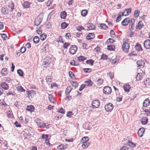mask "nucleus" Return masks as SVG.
I'll use <instances>...</instances> for the list:
<instances>
[{
    "label": "nucleus",
    "instance_id": "nucleus-1",
    "mask_svg": "<svg viewBox=\"0 0 150 150\" xmlns=\"http://www.w3.org/2000/svg\"><path fill=\"white\" fill-rule=\"evenodd\" d=\"M14 8V6L13 4L11 3L10 5L8 6L5 7H2L1 8V12L4 15H6L9 12H11Z\"/></svg>",
    "mask_w": 150,
    "mask_h": 150
},
{
    "label": "nucleus",
    "instance_id": "nucleus-2",
    "mask_svg": "<svg viewBox=\"0 0 150 150\" xmlns=\"http://www.w3.org/2000/svg\"><path fill=\"white\" fill-rule=\"evenodd\" d=\"M129 47V45L127 42H125L122 45V48L125 52H128Z\"/></svg>",
    "mask_w": 150,
    "mask_h": 150
},
{
    "label": "nucleus",
    "instance_id": "nucleus-3",
    "mask_svg": "<svg viewBox=\"0 0 150 150\" xmlns=\"http://www.w3.org/2000/svg\"><path fill=\"white\" fill-rule=\"evenodd\" d=\"M113 108V105L111 103H109L108 104H106L105 106V110L107 112L111 111Z\"/></svg>",
    "mask_w": 150,
    "mask_h": 150
},
{
    "label": "nucleus",
    "instance_id": "nucleus-4",
    "mask_svg": "<svg viewBox=\"0 0 150 150\" xmlns=\"http://www.w3.org/2000/svg\"><path fill=\"white\" fill-rule=\"evenodd\" d=\"M77 48L76 46L73 45L71 46L69 49V53L72 54H74L76 52Z\"/></svg>",
    "mask_w": 150,
    "mask_h": 150
},
{
    "label": "nucleus",
    "instance_id": "nucleus-5",
    "mask_svg": "<svg viewBox=\"0 0 150 150\" xmlns=\"http://www.w3.org/2000/svg\"><path fill=\"white\" fill-rule=\"evenodd\" d=\"M35 122L36 123L38 127L44 128L45 127L46 125L45 124L42 122L40 120H35Z\"/></svg>",
    "mask_w": 150,
    "mask_h": 150
},
{
    "label": "nucleus",
    "instance_id": "nucleus-6",
    "mask_svg": "<svg viewBox=\"0 0 150 150\" xmlns=\"http://www.w3.org/2000/svg\"><path fill=\"white\" fill-rule=\"evenodd\" d=\"M132 9L129 8L128 9H126L123 12H120L122 16H126L128 15L131 13Z\"/></svg>",
    "mask_w": 150,
    "mask_h": 150
},
{
    "label": "nucleus",
    "instance_id": "nucleus-7",
    "mask_svg": "<svg viewBox=\"0 0 150 150\" xmlns=\"http://www.w3.org/2000/svg\"><path fill=\"white\" fill-rule=\"evenodd\" d=\"M111 91L112 89L111 88L108 86L104 87L103 89V92L105 94H110Z\"/></svg>",
    "mask_w": 150,
    "mask_h": 150
},
{
    "label": "nucleus",
    "instance_id": "nucleus-8",
    "mask_svg": "<svg viewBox=\"0 0 150 150\" xmlns=\"http://www.w3.org/2000/svg\"><path fill=\"white\" fill-rule=\"evenodd\" d=\"M92 106L93 108H97L100 105V103L98 100H94L92 103Z\"/></svg>",
    "mask_w": 150,
    "mask_h": 150
},
{
    "label": "nucleus",
    "instance_id": "nucleus-9",
    "mask_svg": "<svg viewBox=\"0 0 150 150\" xmlns=\"http://www.w3.org/2000/svg\"><path fill=\"white\" fill-rule=\"evenodd\" d=\"M137 67L143 68L145 64L144 62L142 60L140 59L138 60L137 62Z\"/></svg>",
    "mask_w": 150,
    "mask_h": 150
},
{
    "label": "nucleus",
    "instance_id": "nucleus-10",
    "mask_svg": "<svg viewBox=\"0 0 150 150\" xmlns=\"http://www.w3.org/2000/svg\"><path fill=\"white\" fill-rule=\"evenodd\" d=\"M144 46L146 49H149L150 48V40L148 39L146 40L144 42Z\"/></svg>",
    "mask_w": 150,
    "mask_h": 150
},
{
    "label": "nucleus",
    "instance_id": "nucleus-11",
    "mask_svg": "<svg viewBox=\"0 0 150 150\" xmlns=\"http://www.w3.org/2000/svg\"><path fill=\"white\" fill-rule=\"evenodd\" d=\"M42 17H37L35 21V25H38L42 21Z\"/></svg>",
    "mask_w": 150,
    "mask_h": 150
},
{
    "label": "nucleus",
    "instance_id": "nucleus-12",
    "mask_svg": "<svg viewBox=\"0 0 150 150\" xmlns=\"http://www.w3.org/2000/svg\"><path fill=\"white\" fill-rule=\"evenodd\" d=\"M31 4L32 3H30L28 1H25L24 2L22 5L24 8H27L30 7Z\"/></svg>",
    "mask_w": 150,
    "mask_h": 150
},
{
    "label": "nucleus",
    "instance_id": "nucleus-13",
    "mask_svg": "<svg viewBox=\"0 0 150 150\" xmlns=\"http://www.w3.org/2000/svg\"><path fill=\"white\" fill-rule=\"evenodd\" d=\"M126 145L127 146H128L130 149H132H132L136 146L135 144L132 142L130 141H129L128 142L126 143Z\"/></svg>",
    "mask_w": 150,
    "mask_h": 150
},
{
    "label": "nucleus",
    "instance_id": "nucleus-14",
    "mask_svg": "<svg viewBox=\"0 0 150 150\" xmlns=\"http://www.w3.org/2000/svg\"><path fill=\"white\" fill-rule=\"evenodd\" d=\"M0 86L2 88L5 90L8 89L9 88L8 85L5 82L1 83L0 84Z\"/></svg>",
    "mask_w": 150,
    "mask_h": 150
},
{
    "label": "nucleus",
    "instance_id": "nucleus-15",
    "mask_svg": "<svg viewBox=\"0 0 150 150\" xmlns=\"http://www.w3.org/2000/svg\"><path fill=\"white\" fill-rule=\"evenodd\" d=\"M87 30H94L95 28V25L92 23H88L87 24Z\"/></svg>",
    "mask_w": 150,
    "mask_h": 150
},
{
    "label": "nucleus",
    "instance_id": "nucleus-16",
    "mask_svg": "<svg viewBox=\"0 0 150 150\" xmlns=\"http://www.w3.org/2000/svg\"><path fill=\"white\" fill-rule=\"evenodd\" d=\"M129 21V18H126L123 20L121 23V24L123 26H126L128 25Z\"/></svg>",
    "mask_w": 150,
    "mask_h": 150
},
{
    "label": "nucleus",
    "instance_id": "nucleus-17",
    "mask_svg": "<svg viewBox=\"0 0 150 150\" xmlns=\"http://www.w3.org/2000/svg\"><path fill=\"white\" fill-rule=\"evenodd\" d=\"M144 131L145 129L144 128L139 129L137 132L138 136L140 137H142Z\"/></svg>",
    "mask_w": 150,
    "mask_h": 150
},
{
    "label": "nucleus",
    "instance_id": "nucleus-18",
    "mask_svg": "<svg viewBox=\"0 0 150 150\" xmlns=\"http://www.w3.org/2000/svg\"><path fill=\"white\" fill-rule=\"evenodd\" d=\"M95 37V34L93 33H89L86 37V38L88 40L93 39Z\"/></svg>",
    "mask_w": 150,
    "mask_h": 150
},
{
    "label": "nucleus",
    "instance_id": "nucleus-19",
    "mask_svg": "<svg viewBox=\"0 0 150 150\" xmlns=\"http://www.w3.org/2000/svg\"><path fill=\"white\" fill-rule=\"evenodd\" d=\"M144 26L143 23L141 21H139L137 25L136 26V29L137 30H140Z\"/></svg>",
    "mask_w": 150,
    "mask_h": 150
},
{
    "label": "nucleus",
    "instance_id": "nucleus-20",
    "mask_svg": "<svg viewBox=\"0 0 150 150\" xmlns=\"http://www.w3.org/2000/svg\"><path fill=\"white\" fill-rule=\"evenodd\" d=\"M150 102L148 98L146 99L144 101L143 105V106L145 107H147L150 104Z\"/></svg>",
    "mask_w": 150,
    "mask_h": 150
},
{
    "label": "nucleus",
    "instance_id": "nucleus-21",
    "mask_svg": "<svg viewBox=\"0 0 150 150\" xmlns=\"http://www.w3.org/2000/svg\"><path fill=\"white\" fill-rule=\"evenodd\" d=\"M135 48L137 51H142V50L141 45L138 43H137L136 45L135 46Z\"/></svg>",
    "mask_w": 150,
    "mask_h": 150
},
{
    "label": "nucleus",
    "instance_id": "nucleus-22",
    "mask_svg": "<svg viewBox=\"0 0 150 150\" xmlns=\"http://www.w3.org/2000/svg\"><path fill=\"white\" fill-rule=\"evenodd\" d=\"M89 140V139L88 137H83L81 140V142L82 143H85L88 142V141Z\"/></svg>",
    "mask_w": 150,
    "mask_h": 150
},
{
    "label": "nucleus",
    "instance_id": "nucleus-23",
    "mask_svg": "<svg viewBox=\"0 0 150 150\" xmlns=\"http://www.w3.org/2000/svg\"><path fill=\"white\" fill-rule=\"evenodd\" d=\"M130 88V86L128 84H125L123 86V88L126 92H129Z\"/></svg>",
    "mask_w": 150,
    "mask_h": 150
},
{
    "label": "nucleus",
    "instance_id": "nucleus-24",
    "mask_svg": "<svg viewBox=\"0 0 150 150\" xmlns=\"http://www.w3.org/2000/svg\"><path fill=\"white\" fill-rule=\"evenodd\" d=\"M7 69L5 68H4L2 69L1 73L2 76H5L7 74Z\"/></svg>",
    "mask_w": 150,
    "mask_h": 150
},
{
    "label": "nucleus",
    "instance_id": "nucleus-25",
    "mask_svg": "<svg viewBox=\"0 0 150 150\" xmlns=\"http://www.w3.org/2000/svg\"><path fill=\"white\" fill-rule=\"evenodd\" d=\"M148 119L147 117H144L142 119L141 123L143 125L146 124L148 122Z\"/></svg>",
    "mask_w": 150,
    "mask_h": 150
},
{
    "label": "nucleus",
    "instance_id": "nucleus-26",
    "mask_svg": "<svg viewBox=\"0 0 150 150\" xmlns=\"http://www.w3.org/2000/svg\"><path fill=\"white\" fill-rule=\"evenodd\" d=\"M72 89V88L70 86H68L66 89L65 93L67 95H68Z\"/></svg>",
    "mask_w": 150,
    "mask_h": 150
},
{
    "label": "nucleus",
    "instance_id": "nucleus-27",
    "mask_svg": "<svg viewBox=\"0 0 150 150\" xmlns=\"http://www.w3.org/2000/svg\"><path fill=\"white\" fill-rule=\"evenodd\" d=\"M144 84L146 86H149L150 84V80L149 78H146L145 80L144 81Z\"/></svg>",
    "mask_w": 150,
    "mask_h": 150
},
{
    "label": "nucleus",
    "instance_id": "nucleus-28",
    "mask_svg": "<svg viewBox=\"0 0 150 150\" xmlns=\"http://www.w3.org/2000/svg\"><path fill=\"white\" fill-rule=\"evenodd\" d=\"M34 108L33 105L28 106L26 108V110L32 112L34 110Z\"/></svg>",
    "mask_w": 150,
    "mask_h": 150
},
{
    "label": "nucleus",
    "instance_id": "nucleus-29",
    "mask_svg": "<svg viewBox=\"0 0 150 150\" xmlns=\"http://www.w3.org/2000/svg\"><path fill=\"white\" fill-rule=\"evenodd\" d=\"M67 16V13L65 11L62 12L60 13V17L62 18L65 19Z\"/></svg>",
    "mask_w": 150,
    "mask_h": 150
},
{
    "label": "nucleus",
    "instance_id": "nucleus-30",
    "mask_svg": "<svg viewBox=\"0 0 150 150\" xmlns=\"http://www.w3.org/2000/svg\"><path fill=\"white\" fill-rule=\"evenodd\" d=\"M117 61V59H116V57H113L111 59L110 62H111L112 64H115L116 63Z\"/></svg>",
    "mask_w": 150,
    "mask_h": 150
},
{
    "label": "nucleus",
    "instance_id": "nucleus-31",
    "mask_svg": "<svg viewBox=\"0 0 150 150\" xmlns=\"http://www.w3.org/2000/svg\"><path fill=\"white\" fill-rule=\"evenodd\" d=\"M115 46L114 45H108L107 47V49L109 50H115Z\"/></svg>",
    "mask_w": 150,
    "mask_h": 150
},
{
    "label": "nucleus",
    "instance_id": "nucleus-32",
    "mask_svg": "<svg viewBox=\"0 0 150 150\" xmlns=\"http://www.w3.org/2000/svg\"><path fill=\"white\" fill-rule=\"evenodd\" d=\"M103 82V80L101 79H98L96 81V84L98 86L101 85Z\"/></svg>",
    "mask_w": 150,
    "mask_h": 150
},
{
    "label": "nucleus",
    "instance_id": "nucleus-33",
    "mask_svg": "<svg viewBox=\"0 0 150 150\" xmlns=\"http://www.w3.org/2000/svg\"><path fill=\"white\" fill-rule=\"evenodd\" d=\"M85 83H86V84L85 85V86L87 85L91 86L92 85L93 83V82L91 81L90 79L88 80V81H85Z\"/></svg>",
    "mask_w": 150,
    "mask_h": 150
},
{
    "label": "nucleus",
    "instance_id": "nucleus-34",
    "mask_svg": "<svg viewBox=\"0 0 150 150\" xmlns=\"http://www.w3.org/2000/svg\"><path fill=\"white\" fill-rule=\"evenodd\" d=\"M68 24L66 23L65 22H63L61 24L62 28L63 29H65L68 26Z\"/></svg>",
    "mask_w": 150,
    "mask_h": 150
},
{
    "label": "nucleus",
    "instance_id": "nucleus-35",
    "mask_svg": "<svg viewBox=\"0 0 150 150\" xmlns=\"http://www.w3.org/2000/svg\"><path fill=\"white\" fill-rule=\"evenodd\" d=\"M39 38L38 36H35L33 39L34 42L36 44L38 43L39 42Z\"/></svg>",
    "mask_w": 150,
    "mask_h": 150
},
{
    "label": "nucleus",
    "instance_id": "nucleus-36",
    "mask_svg": "<svg viewBox=\"0 0 150 150\" xmlns=\"http://www.w3.org/2000/svg\"><path fill=\"white\" fill-rule=\"evenodd\" d=\"M90 143L88 142L85 143H82L81 146L83 148L86 149L88 147Z\"/></svg>",
    "mask_w": 150,
    "mask_h": 150
},
{
    "label": "nucleus",
    "instance_id": "nucleus-37",
    "mask_svg": "<svg viewBox=\"0 0 150 150\" xmlns=\"http://www.w3.org/2000/svg\"><path fill=\"white\" fill-rule=\"evenodd\" d=\"M122 16V15L120 12L118 14V16L116 18V21L117 22H118L120 21L121 19V17Z\"/></svg>",
    "mask_w": 150,
    "mask_h": 150
},
{
    "label": "nucleus",
    "instance_id": "nucleus-38",
    "mask_svg": "<svg viewBox=\"0 0 150 150\" xmlns=\"http://www.w3.org/2000/svg\"><path fill=\"white\" fill-rule=\"evenodd\" d=\"M17 90L19 92L25 91V90L21 86H18L16 87Z\"/></svg>",
    "mask_w": 150,
    "mask_h": 150
},
{
    "label": "nucleus",
    "instance_id": "nucleus-39",
    "mask_svg": "<svg viewBox=\"0 0 150 150\" xmlns=\"http://www.w3.org/2000/svg\"><path fill=\"white\" fill-rule=\"evenodd\" d=\"M94 60L92 59H90L87 60L86 62L87 64H90L92 66L93 65V64L94 62Z\"/></svg>",
    "mask_w": 150,
    "mask_h": 150
},
{
    "label": "nucleus",
    "instance_id": "nucleus-40",
    "mask_svg": "<svg viewBox=\"0 0 150 150\" xmlns=\"http://www.w3.org/2000/svg\"><path fill=\"white\" fill-rule=\"evenodd\" d=\"M129 149V147L128 146H123L120 149V150H132V149Z\"/></svg>",
    "mask_w": 150,
    "mask_h": 150
},
{
    "label": "nucleus",
    "instance_id": "nucleus-41",
    "mask_svg": "<svg viewBox=\"0 0 150 150\" xmlns=\"http://www.w3.org/2000/svg\"><path fill=\"white\" fill-rule=\"evenodd\" d=\"M142 76L141 74L138 73L136 77V79L137 80L139 81L141 79Z\"/></svg>",
    "mask_w": 150,
    "mask_h": 150
},
{
    "label": "nucleus",
    "instance_id": "nucleus-42",
    "mask_svg": "<svg viewBox=\"0 0 150 150\" xmlns=\"http://www.w3.org/2000/svg\"><path fill=\"white\" fill-rule=\"evenodd\" d=\"M47 35L45 33H43L40 35V39L42 40H44L46 38Z\"/></svg>",
    "mask_w": 150,
    "mask_h": 150
},
{
    "label": "nucleus",
    "instance_id": "nucleus-43",
    "mask_svg": "<svg viewBox=\"0 0 150 150\" xmlns=\"http://www.w3.org/2000/svg\"><path fill=\"white\" fill-rule=\"evenodd\" d=\"M85 59H86L85 57L83 56H81L78 57V60L79 62L83 61Z\"/></svg>",
    "mask_w": 150,
    "mask_h": 150
},
{
    "label": "nucleus",
    "instance_id": "nucleus-44",
    "mask_svg": "<svg viewBox=\"0 0 150 150\" xmlns=\"http://www.w3.org/2000/svg\"><path fill=\"white\" fill-rule=\"evenodd\" d=\"M48 98L50 101L51 103H54V102H52V100H54V98L52 95L51 94H49L48 95Z\"/></svg>",
    "mask_w": 150,
    "mask_h": 150
},
{
    "label": "nucleus",
    "instance_id": "nucleus-45",
    "mask_svg": "<svg viewBox=\"0 0 150 150\" xmlns=\"http://www.w3.org/2000/svg\"><path fill=\"white\" fill-rule=\"evenodd\" d=\"M87 13V11L86 10H83L81 12V15L82 16H86Z\"/></svg>",
    "mask_w": 150,
    "mask_h": 150
},
{
    "label": "nucleus",
    "instance_id": "nucleus-46",
    "mask_svg": "<svg viewBox=\"0 0 150 150\" xmlns=\"http://www.w3.org/2000/svg\"><path fill=\"white\" fill-rule=\"evenodd\" d=\"M71 84L72 86L75 88L77 87L78 85V83L76 81H72Z\"/></svg>",
    "mask_w": 150,
    "mask_h": 150
},
{
    "label": "nucleus",
    "instance_id": "nucleus-47",
    "mask_svg": "<svg viewBox=\"0 0 150 150\" xmlns=\"http://www.w3.org/2000/svg\"><path fill=\"white\" fill-rule=\"evenodd\" d=\"M64 147L63 144H61L57 146V150H62L64 149Z\"/></svg>",
    "mask_w": 150,
    "mask_h": 150
},
{
    "label": "nucleus",
    "instance_id": "nucleus-48",
    "mask_svg": "<svg viewBox=\"0 0 150 150\" xmlns=\"http://www.w3.org/2000/svg\"><path fill=\"white\" fill-rule=\"evenodd\" d=\"M139 11L137 10H135L134 11V15L135 17H137L139 15Z\"/></svg>",
    "mask_w": 150,
    "mask_h": 150
},
{
    "label": "nucleus",
    "instance_id": "nucleus-49",
    "mask_svg": "<svg viewBox=\"0 0 150 150\" xmlns=\"http://www.w3.org/2000/svg\"><path fill=\"white\" fill-rule=\"evenodd\" d=\"M17 73L20 76H23V72L21 69H19L17 70Z\"/></svg>",
    "mask_w": 150,
    "mask_h": 150
},
{
    "label": "nucleus",
    "instance_id": "nucleus-50",
    "mask_svg": "<svg viewBox=\"0 0 150 150\" xmlns=\"http://www.w3.org/2000/svg\"><path fill=\"white\" fill-rule=\"evenodd\" d=\"M100 27L103 29H105L108 28L107 26L104 23H101L100 24Z\"/></svg>",
    "mask_w": 150,
    "mask_h": 150
},
{
    "label": "nucleus",
    "instance_id": "nucleus-51",
    "mask_svg": "<svg viewBox=\"0 0 150 150\" xmlns=\"http://www.w3.org/2000/svg\"><path fill=\"white\" fill-rule=\"evenodd\" d=\"M114 42V40L112 38H109L107 41L106 42L108 44H109V43H113Z\"/></svg>",
    "mask_w": 150,
    "mask_h": 150
},
{
    "label": "nucleus",
    "instance_id": "nucleus-52",
    "mask_svg": "<svg viewBox=\"0 0 150 150\" xmlns=\"http://www.w3.org/2000/svg\"><path fill=\"white\" fill-rule=\"evenodd\" d=\"M128 56L129 57H132L133 56H137V54L134 51H133L130 53L128 54Z\"/></svg>",
    "mask_w": 150,
    "mask_h": 150
},
{
    "label": "nucleus",
    "instance_id": "nucleus-53",
    "mask_svg": "<svg viewBox=\"0 0 150 150\" xmlns=\"http://www.w3.org/2000/svg\"><path fill=\"white\" fill-rule=\"evenodd\" d=\"M46 79L47 82H51L52 81V78L50 76H47L46 77Z\"/></svg>",
    "mask_w": 150,
    "mask_h": 150
},
{
    "label": "nucleus",
    "instance_id": "nucleus-54",
    "mask_svg": "<svg viewBox=\"0 0 150 150\" xmlns=\"http://www.w3.org/2000/svg\"><path fill=\"white\" fill-rule=\"evenodd\" d=\"M144 112L146 113V115L147 116H150V111L148 109H145V110H144Z\"/></svg>",
    "mask_w": 150,
    "mask_h": 150
},
{
    "label": "nucleus",
    "instance_id": "nucleus-55",
    "mask_svg": "<svg viewBox=\"0 0 150 150\" xmlns=\"http://www.w3.org/2000/svg\"><path fill=\"white\" fill-rule=\"evenodd\" d=\"M69 45H70V44L67 42H65L64 44L63 47L64 49H67L68 46Z\"/></svg>",
    "mask_w": 150,
    "mask_h": 150
},
{
    "label": "nucleus",
    "instance_id": "nucleus-56",
    "mask_svg": "<svg viewBox=\"0 0 150 150\" xmlns=\"http://www.w3.org/2000/svg\"><path fill=\"white\" fill-rule=\"evenodd\" d=\"M91 69L89 68H85L83 69V70L86 73H88L90 72Z\"/></svg>",
    "mask_w": 150,
    "mask_h": 150
},
{
    "label": "nucleus",
    "instance_id": "nucleus-57",
    "mask_svg": "<svg viewBox=\"0 0 150 150\" xmlns=\"http://www.w3.org/2000/svg\"><path fill=\"white\" fill-rule=\"evenodd\" d=\"M48 137V135L47 134H46L44 135V134H43L42 135L41 138L42 139H47Z\"/></svg>",
    "mask_w": 150,
    "mask_h": 150
},
{
    "label": "nucleus",
    "instance_id": "nucleus-58",
    "mask_svg": "<svg viewBox=\"0 0 150 150\" xmlns=\"http://www.w3.org/2000/svg\"><path fill=\"white\" fill-rule=\"evenodd\" d=\"M107 56L106 55L103 54L102 56L101 57V59H103V60L107 59Z\"/></svg>",
    "mask_w": 150,
    "mask_h": 150
},
{
    "label": "nucleus",
    "instance_id": "nucleus-59",
    "mask_svg": "<svg viewBox=\"0 0 150 150\" xmlns=\"http://www.w3.org/2000/svg\"><path fill=\"white\" fill-rule=\"evenodd\" d=\"M85 84H82L80 86L79 89V90L80 91H82L83 90V89L85 88Z\"/></svg>",
    "mask_w": 150,
    "mask_h": 150
},
{
    "label": "nucleus",
    "instance_id": "nucleus-60",
    "mask_svg": "<svg viewBox=\"0 0 150 150\" xmlns=\"http://www.w3.org/2000/svg\"><path fill=\"white\" fill-rule=\"evenodd\" d=\"M58 112L64 114L65 113V112L64 110L62 108L58 110Z\"/></svg>",
    "mask_w": 150,
    "mask_h": 150
},
{
    "label": "nucleus",
    "instance_id": "nucleus-61",
    "mask_svg": "<svg viewBox=\"0 0 150 150\" xmlns=\"http://www.w3.org/2000/svg\"><path fill=\"white\" fill-rule=\"evenodd\" d=\"M1 37L4 40H6L7 38L6 35L5 34L3 33L1 34Z\"/></svg>",
    "mask_w": 150,
    "mask_h": 150
},
{
    "label": "nucleus",
    "instance_id": "nucleus-62",
    "mask_svg": "<svg viewBox=\"0 0 150 150\" xmlns=\"http://www.w3.org/2000/svg\"><path fill=\"white\" fill-rule=\"evenodd\" d=\"M26 48L25 47H22L21 49V52L22 53H23L25 52Z\"/></svg>",
    "mask_w": 150,
    "mask_h": 150
},
{
    "label": "nucleus",
    "instance_id": "nucleus-63",
    "mask_svg": "<svg viewBox=\"0 0 150 150\" xmlns=\"http://www.w3.org/2000/svg\"><path fill=\"white\" fill-rule=\"evenodd\" d=\"M14 124L17 127H21V125L17 121H16L15 122Z\"/></svg>",
    "mask_w": 150,
    "mask_h": 150
},
{
    "label": "nucleus",
    "instance_id": "nucleus-64",
    "mask_svg": "<svg viewBox=\"0 0 150 150\" xmlns=\"http://www.w3.org/2000/svg\"><path fill=\"white\" fill-rule=\"evenodd\" d=\"M122 100V98L121 97H117L116 98V100L117 101L120 102Z\"/></svg>",
    "mask_w": 150,
    "mask_h": 150
}]
</instances>
